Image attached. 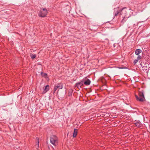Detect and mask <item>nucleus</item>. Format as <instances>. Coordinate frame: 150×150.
Here are the masks:
<instances>
[{"mask_svg":"<svg viewBox=\"0 0 150 150\" xmlns=\"http://www.w3.org/2000/svg\"><path fill=\"white\" fill-rule=\"evenodd\" d=\"M91 81L89 79H87L86 80H85V79H84V80H83L84 84L86 86L89 85L91 83Z\"/></svg>","mask_w":150,"mask_h":150,"instance_id":"nucleus-9","label":"nucleus"},{"mask_svg":"<svg viewBox=\"0 0 150 150\" xmlns=\"http://www.w3.org/2000/svg\"><path fill=\"white\" fill-rule=\"evenodd\" d=\"M50 142L54 146H57L58 144L57 137L55 135H52L50 139Z\"/></svg>","mask_w":150,"mask_h":150,"instance_id":"nucleus-2","label":"nucleus"},{"mask_svg":"<svg viewBox=\"0 0 150 150\" xmlns=\"http://www.w3.org/2000/svg\"><path fill=\"white\" fill-rule=\"evenodd\" d=\"M123 8L121 10H117V8H115L114 12V15L115 16H117L120 13V14L122 15V14L121 13L122 12L123 10Z\"/></svg>","mask_w":150,"mask_h":150,"instance_id":"nucleus-5","label":"nucleus"},{"mask_svg":"<svg viewBox=\"0 0 150 150\" xmlns=\"http://www.w3.org/2000/svg\"><path fill=\"white\" fill-rule=\"evenodd\" d=\"M105 129H104V128L103 130H105Z\"/></svg>","mask_w":150,"mask_h":150,"instance_id":"nucleus-29","label":"nucleus"},{"mask_svg":"<svg viewBox=\"0 0 150 150\" xmlns=\"http://www.w3.org/2000/svg\"><path fill=\"white\" fill-rule=\"evenodd\" d=\"M107 99H108V100H109L110 99V98H107Z\"/></svg>","mask_w":150,"mask_h":150,"instance_id":"nucleus-27","label":"nucleus"},{"mask_svg":"<svg viewBox=\"0 0 150 150\" xmlns=\"http://www.w3.org/2000/svg\"><path fill=\"white\" fill-rule=\"evenodd\" d=\"M134 124L135 125L136 127H139L141 126L142 123L139 121H138L134 123Z\"/></svg>","mask_w":150,"mask_h":150,"instance_id":"nucleus-12","label":"nucleus"},{"mask_svg":"<svg viewBox=\"0 0 150 150\" xmlns=\"http://www.w3.org/2000/svg\"><path fill=\"white\" fill-rule=\"evenodd\" d=\"M49 87H50L49 85H47L46 86L42 93V94H45L48 91L49 89Z\"/></svg>","mask_w":150,"mask_h":150,"instance_id":"nucleus-11","label":"nucleus"},{"mask_svg":"<svg viewBox=\"0 0 150 150\" xmlns=\"http://www.w3.org/2000/svg\"><path fill=\"white\" fill-rule=\"evenodd\" d=\"M141 59V57L139 55L137 58V59L139 60H140Z\"/></svg>","mask_w":150,"mask_h":150,"instance_id":"nucleus-24","label":"nucleus"},{"mask_svg":"<svg viewBox=\"0 0 150 150\" xmlns=\"http://www.w3.org/2000/svg\"><path fill=\"white\" fill-rule=\"evenodd\" d=\"M78 133V129H74L73 136V137L75 138L77 136V134Z\"/></svg>","mask_w":150,"mask_h":150,"instance_id":"nucleus-15","label":"nucleus"},{"mask_svg":"<svg viewBox=\"0 0 150 150\" xmlns=\"http://www.w3.org/2000/svg\"><path fill=\"white\" fill-rule=\"evenodd\" d=\"M139 97L137 95H135L136 99L137 101L141 102H143L145 100L144 94V91L143 90L141 91H139Z\"/></svg>","mask_w":150,"mask_h":150,"instance_id":"nucleus-1","label":"nucleus"},{"mask_svg":"<svg viewBox=\"0 0 150 150\" xmlns=\"http://www.w3.org/2000/svg\"><path fill=\"white\" fill-rule=\"evenodd\" d=\"M107 23V22H105L104 23Z\"/></svg>","mask_w":150,"mask_h":150,"instance_id":"nucleus-28","label":"nucleus"},{"mask_svg":"<svg viewBox=\"0 0 150 150\" xmlns=\"http://www.w3.org/2000/svg\"><path fill=\"white\" fill-rule=\"evenodd\" d=\"M41 74L42 77L45 78H48L47 75V74L46 73L41 72Z\"/></svg>","mask_w":150,"mask_h":150,"instance_id":"nucleus-16","label":"nucleus"},{"mask_svg":"<svg viewBox=\"0 0 150 150\" xmlns=\"http://www.w3.org/2000/svg\"><path fill=\"white\" fill-rule=\"evenodd\" d=\"M36 139L37 140V145H38V147H39V138L38 137H37Z\"/></svg>","mask_w":150,"mask_h":150,"instance_id":"nucleus-22","label":"nucleus"},{"mask_svg":"<svg viewBox=\"0 0 150 150\" xmlns=\"http://www.w3.org/2000/svg\"><path fill=\"white\" fill-rule=\"evenodd\" d=\"M118 68L119 69H126L127 67H119Z\"/></svg>","mask_w":150,"mask_h":150,"instance_id":"nucleus-25","label":"nucleus"},{"mask_svg":"<svg viewBox=\"0 0 150 150\" xmlns=\"http://www.w3.org/2000/svg\"><path fill=\"white\" fill-rule=\"evenodd\" d=\"M107 87L106 85L105 84L104 82V94H108L109 93V92L108 91V90L106 88V87Z\"/></svg>","mask_w":150,"mask_h":150,"instance_id":"nucleus-7","label":"nucleus"},{"mask_svg":"<svg viewBox=\"0 0 150 150\" xmlns=\"http://www.w3.org/2000/svg\"><path fill=\"white\" fill-rule=\"evenodd\" d=\"M108 121V120H107V119H105V120L104 119V122H103L104 126V125H105V126H106V124H105V123L106 122H107Z\"/></svg>","mask_w":150,"mask_h":150,"instance_id":"nucleus-21","label":"nucleus"},{"mask_svg":"<svg viewBox=\"0 0 150 150\" xmlns=\"http://www.w3.org/2000/svg\"><path fill=\"white\" fill-rule=\"evenodd\" d=\"M83 80H84V79L81 80L80 82L76 83L75 84V86L79 88V87L81 88V86H82L84 84Z\"/></svg>","mask_w":150,"mask_h":150,"instance_id":"nucleus-6","label":"nucleus"},{"mask_svg":"<svg viewBox=\"0 0 150 150\" xmlns=\"http://www.w3.org/2000/svg\"><path fill=\"white\" fill-rule=\"evenodd\" d=\"M142 52V50L139 49H137L135 51V54L137 55H138L139 53Z\"/></svg>","mask_w":150,"mask_h":150,"instance_id":"nucleus-17","label":"nucleus"},{"mask_svg":"<svg viewBox=\"0 0 150 150\" xmlns=\"http://www.w3.org/2000/svg\"><path fill=\"white\" fill-rule=\"evenodd\" d=\"M106 100H105V101H104V102H105V103H106Z\"/></svg>","mask_w":150,"mask_h":150,"instance_id":"nucleus-26","label":"nucleus"},{"mask_svg":"<svg viewBox=\"0 0 150 150\" xmlns=\"http://www.w3.org/2000/svg\"><path fill=\"white\" fill-rule=\"evenodd\" d=\"M63 88V85L61 83H59L56 84L54 86L53 90L54 92L55 93L57 89H58V91H59V89H62Z\"/></svg>","mask_w":150,"mask_h":150,"instance_id":"nucleus-4","label":"nucleus"},{"mask_svg":"<svg viewBox=\"0 0 150 150\" xmlns=\"http://www.w3.org/2000/svg\"><path fill=\"white\" fill-rule=\"evenodd\" d=\"M144 69H145V70L146 72L147 73L149 71L148 68L147 69V67H146V69L144 68Z\"/></svg>","mask_w":150,"mask_h":150,"instance_id":"nucleus-23","label":"nucleus"},{"mask_svg":"<svg viewBox=\"0 0 150 150\" xmlns=\"http://www.w3.org/2000/svg\"><path fill=\"white\" fill-rule=\"evenodd\" d=\"M30 56L32 59H34L35 58L36 55L35 54H31L30 55Z\"/></svg>","mask_w":150,"mask_h":150,"instance_id":"nucleus-19","label":"nucleus"},{"mask_svg":"<svg viewBox=\"0 0 150 150\" xmlns=\"http://www.w3.org/2000/svg\"><path fill=\"white\" fill-rule=\"evenodd\" d=\"M129 16H127L125 15L124 16H123V19L121 21V23H123L125 21L127 20L128 18L129 17Z\"/></svg>","mask_w":150,"mask_h":150,"instance_id":"nucleus-13","label":"nucleus"},{"mask_svg":"<svg viewBox=\"0 0 150 150\" xmlns=\"http://www.w3.org/2000/svg\"><path fill=\"white\" fill-rule=\"evenodd\" d=\"M47 13V10L45 8H42L41 9L40 12L39 14V16L42 17H45Z\"/></svg>","mask_w":150,"mask_h":150,"instance_id":"nucleus-3","label":"nucleus"},{"mask_svg":"<svg viewBox=\"0 0 150 150\" xmlns=\"http://www.w3.org/2000/svg\"><path fill=\"white\" fill-rule=\"evenodd\" d=\"M111 103H108V104L107 105V107H106L105 106V105L104 106V110H110V105Z\"/></svg>","mask_w":150,"mask_h":150,"instance_id":"nucleus-14","label":"nucleus"},{"mask_svg":"<svg viewBox=\"0 0 150 150\" xmlns=\"http://www.w3.org/2000/svg\"><path fill=\"white\" fill-rule=\"evenodd\" d=\"M138 60L137 59H134L133 62L134 64H135L138 62Z\"/></svg>","mask_w":150,"mask_h":150,"instance_id":"nucleus-20","label":"nucleus"},{"mask_svg":"<svg viewBox=\"0 0 150 150\" xmlns=\"http://www.w3.org/2000/svg\"><path fill=\"white\" fill-rule=\"evenodd\" d=\"M104 45L106 47H107L109 44L108 39H105V41H104Z\"/></svg>","mask_w":150,"mask_h":150,"instance_id":"nucleus-10","label":"nucleus"},{"mask_svg":"<svg viewBox=\"0 0 150 150\" xmlns=\"http://www.w3.org/2000/svg\"><path fill=\"white\" fill-rule=\"evenodd\" d=\"M73 92V90L71 89L69 91L68 96H70L72 95V93Z\"/></svg>","mask_w":150,"mask_h":150,"instance_id":"nucleus-18","label":"nucleus"},{"mask_svg":"<svg viewBox=\"0 0 150 150\" xmlns=\"http://www.w3.org/2000/svg\"><path fill=\"white\" fill-rule=\"evenodd\" d=\"M110 111L109 110H104V118L105 117H108L110 116Z\"/></svg>","mask_w":150,"mask_h":150,"instance_id":"nucleus-8","label":"nucleus"}]
</instances>
